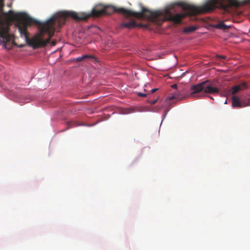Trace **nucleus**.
I'll use <instances>...</instances> for the list:
<instances>
[{"mask_svg": "<svg viewBox=\"0 0 250 250\" xmlns=\"http://www.w3.org/2000/svg\"><path fill=\"white\" fill-rule=\"evenodd\" d=\"M4 0H0V14H4L8 18L15 21L21 37L25 39V44L33 48L44 47L50 42L57 27L58 14L45 22H41L28 16L24 13H16L9 10L3 12ZM9 25L0 17V38L2 40L5 48L10 49L15 42L14 37L9 33Z\"/></svg>", "mask_w": 250, "mask_h": 250, "instance_id": "nucleus-1", "label": "nucleus"}, {"mask_svg": "<svg viewBox=\"0 0 250 250\" xmlns=\"http://www.w3.org/2000/svg\"><path fill=\"white\" fill-rule=\"evenodd\" d=\"M141 11L137 12L122 7H116L111 5L99 4L96 5L91 12L89 14L63 11L58 13L57 27H60L64 24L65 19L67 17H72L76 21L86 20L91 16L99 17L103 15H110L114 12L122 14L126 17H133L139 19H147L153 21L160 20L161 22L166 21V18L165 15L167 14H168V20L172 21L176 24L180 23L181 20L188 15L187 13H176L172 15L168 10L165 12L160 10L152 11L143 6H141Z\"/></svg>", "mask_w": 250, "mask_h": 250, "instance_id": "nucleus-2", "label": "nucleus"}, {"mask_svg": "<svg viewBox=\"0 0 250 250\" xmlns=\"http://www.w3.org/2000/svg\"><path fill=\"white\" fill-rule=\"evenodd\" d=\"M240 4V2L237 0H209L200 6L184 2H179L177 4L184 10L188 11L190 15L209 12L218 7L226 10L232 6L238 7Z\"/></svg>", "mask_w": 250, "mask_h": 250, "instance_id": "nucleus-3", "label": "nucleus"}, {"mask_svg": "<svg viewBox=\"0 0 250 250\" xmlns=\"http://www.w3.org/2000/svg\"><path fill=\"white\" fill-rule=\"evenodd\" d=\"M191 91L190 96L191 97L196 96L195 94L199 93L203 90L205 93L216 94L219 92V89L214 87L209 81L207 80L197 84L192 85L190 88Z\"/></svg>", "mask_w": 250, "mask_h": 250, "instance_id": "nucleus-4", "label": "nucleus"}, {"mask_svg": "<svg viewBox=\"0 0 250 250\" xmlns=\"http://www.w3.org/2000/svg\"><path fill=\"white\" fill-rule=\"evenodd\" d=\"M185 97L183 96V94L182 92L179 91H176L173 93L171 95H169L166 99V102L168 103L169 104H171V101L175 99L178 101L182 100Z\"/></svg>", "mask_w": 250, "mask_h": 250, "instance_id": "nucleus-5", "label": "nucleus"}, {"mask_svg": "<svg viewBox=\"0 0 250 250\" xmlns=\"http://www.w3.org/2000/svg\"><path fill=\"white\" fill-rule=\"evenodd\" d=\"M247 88V84L245 83H242L239 85H235L231 88V93L234 94L243 89Z\"/></svg>", "mask_w": 250, "mask_h": 250, "instance_id": "nucleus-6", "label": "nucleus"}, {"mask_svg": "<svg viewBox=\"0 0 250 250\" xmlns=\"http://www.w3.org/2000/svg\"><path fill=\"white\" fill-rule=\"evenodd\" d=\"M136 26V23L134 20H131L130 21L126 22H123L120 25V27L121 28H126L129 29H132Z\"/></svg>", "mask_w": 250, "mask_h": 250, "instance_id": "nucleus-7", "label": "nucleus"}, {"mask_svg": "<svg viewBox=\"0 0 250 250\" xmlns=\"http://www.w3.org/2000/svg\"><path fill=\"white\" fill-rule=\"evenodd\" d=\"M232 106L234 108H240L244 106L242 104V102L241 103L239 99L237 97L235 96H233L232 98Z\"/></svg>", "mask_w": 250, "mask_h": 250, "instance_id": "nucleus-8", "label": "nucleus"}, {"mask_svg": "<svg viewBox=\"0 0 250 250\" xmlns=\"http://www.w3.org/2000/svg\"><path fill=\"white\" fill-rule=\"evenodd\" d=\"M216 28L220 29H228L230 28L229 26L225 25L223 22H221L215 25Z\"/></svg>", "mask_w": 250, "mask_h": 250, "instance_id": "nucleus-9", "label": "nucleus"}, {"mask_svg": "<svg viewBox=\"0 0 250 250\" xmlns=\"http://www.w3.org/2000/svg\"><path fill=\"white\" fill-rule=\"evenodd\" d=\"M197 29V28L196 26H188V27H186L184 29V31L185 33H190V32H192L195 31Z\"/></svg>", "mask_w": 250, "mask_h": 250, "instance_id": "nucleus-10", "label": "nucleus"}, {"mask_svg": "<svg viewBox=\"0 0 250 250\" xmlns=\"http://www.w3.org/2000/svg\"><path fill=\"white\" fill-rule=\"evenodd\" d=\"M242 104L244 106H250V98H248L242 101Z\"/></svg>", "mask_w": 250, "mask_h": 250, "instance_id": "nucleus-11", "label": "nucleus"}, {"mask_svg": "<svg viewBox=\"0 0 250 250\" xmlns=\"http://www.w3.org/2000/svg\"><path fill=\"white\" fill-rule=\"evenodd\" d=\"M91 56H88V55H83L82 57H79V58H77V60L78 62H80V61H82V60H83L84 59H85L87 58H91Z\"/></svg>", "mask_w": 250, "mask_h": 250, "instance_id": "nucleus-12", "label": "nucleus"}, {"mask_svg": "<svg viewBox=\"0 0 250 250\" xmlns=\"http://www.w3.org/2000/svg\"><path fill=\"white\" fill-rule=\"evenodd\" d=\"M137 95L139 97H146L147 96L146 93H143L141 92H137Z\"/></svg>", "mask_w": 250, "mask_h": 250, "instance_id": "nucleus-13", "label": "nucleus"}, {"mask_svg": "<svg viewBox=\"0 0 250 250\" xmlns=\"http://www.w3.org/2000/svg\"><path fill=\"white\" fill-rule=\"evenodd\" d=\"M158 100V98H157L155 100H151V101H149L148 102L149 103L151 104V105H153L155 103H157V101Z\"/></svg>", "mask_w": 250, "mask_h": 250, "instance_id": "nucleus-14", "label": "nucleus"}, {"mask_svg": "<svg viewBox=\"0 0 250 250\" xmlns=\"http://www.w3.org/2000/svg\"><path fill=\"white\" fill-rule=\"evenodd\" d=\"M56 42H57L56 41H55V40H53V41L51 42V45L52 46H54V45H56Z\"/></svg>", "mask_w": 250, "mask_h": 250, "instance_id": "nucleus-15", "label": "nucleus"}, {"mask_svg": "<svg viewBox=\"0 0 250 250\" xmlns=\"http://www.w3.org/2000/svg\"><path fill=\"white\" fill-rule=\"evenodd\" d=\"M158 89L157 88H154V89H152L151 90V92L152 93H153L154 92H155L157 90H158Z\"/></svg>", "mask_w": 250, "mask_h": 250, "instance_id": "nucleus-16", "label": "nucleus"}, {"mask_svg": "<svg viewBox=\"0 0 250 250\" xmlns=\"http://www.w3.org/2000/svg\"><path fill=\"white\" fill-rule=\"evenodd\" d=\"M177 84H173V85H172V88H177Z\"/></svg>", "mask_w": 250, "mask_h": 250, "instance_id": "nucleus-17", "label": "nucleus"}, {"mask_svg": "<svg viewBox=\"0 0 250 250\" xmlns=\"http://www.w3.org/2000/svg\"><path fill=\"white\" fill-rule=\"evenodd\" d=\"M72 123H69L68 124V126H69L68 128H70V127H72Z\"/></svg>", "mask_w": 250, "mask_h": 250, "instance_id": "nucleus-18", "label": "nucleus"}, {"mask_svg": "<svg viewBox=\"0 0 250 250\" xmlns=\"http://www.w3.org/2000/svg\"><path fill=\"white\" fill-rule=\"evenodd\" d=\"M218 57L220 58H225V56H218Z\"/></svg>", "mask_w": 250, "mask_h": 250, "instance_id": "nucleus-19", "label": "nucleus"}, {"mask_svg": "<svg viewBox=\"0 0 250 250\" xmlns=\"http://www.w3.org/2000/svg\"><path fill=\"white\" fill-rule=\"evenodd\" d=\"M25 45V44H21L19 45V47H23Z\"/></svg>", "mask_w": 250, "mask_h": 250, "instance_id": "nucleus-20", "label": "nucleus"}, {"mask_svg": "<svg viewBox=\"0 0 250 250\" xmlns=\"http://www.w3.org/2000/svg\"><path fill=\"white\" fill-rule=\"evenodd\" d=\"M198 93H196V94H195V95H196V97H198V96H199V95H198ZM199 96H201V94H199ZM194 97H195V96Z\"/></svg>", "mask_w": 250, "mask_h": 250, "instance_id": "nucleus-21", "label": "nucleus"}, {"mask_svg": "<svg viewBox=\"0 0 250 250\" xmlns=\"http://www.w3.org/2000/svg\"><path fill=\"white\" fill-rule=\"evenodd\" d=\"M209 98H210V99H213V98H212V97H209Z\"/></svg>", "mask_w": 250, "mask_h": 250, "instance_id": "nucleus-22", "label": "nucleus"}]
</instances>
